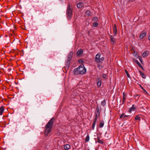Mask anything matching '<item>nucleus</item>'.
Returning <instances> with one entry per match:
<instances>
[{"instance_id": "1", "label": "nucleus", "mask_w": 150, "mask_h": 150, "mask_svg": "<svg viewBox=\"0 0 150 150\" xmlns=\"http://www.w3.org/2000/svg\"><path fill=\"white\" fill-rule=\"evenodd\" d=\"M54 118H52L48 122L45 127V134L46 136H48L51 132L54 123Z\"/></svg>"}, {"instance_id": "2", "label": "nucleus", "mask_w": 150, "mask_h": 150, "mask_svg": "<svg viewBox=\"0 0 150 150\" xmlns=\"http://www.w3.org/2000/svg\"><path fill=\"white\" fill-rule=\"evenodd\" d=\"M75 75L83 74L86 72V69L83 64L80 65L78 67L75 68L73 71Z\"/></svg>"}, {"instance_id": "3", "label": "nucleus", "mask_w": 150, "mask_h": 150, "mask_svg": "<svg viewBox=\"0 0 150 150\" xmlns=\"http://www.w3.org/2000/svg\"><path fill=\"white\" fill-rule=\"evenodd\" d=\"M67 15L68 19H71L72 15V9L69 4H68L67 6Z\"/></svg>"}, {"instance_id": "4", "label": "nucleus", "mask_w": 150, "mask_h": 150, "mask_svg": "<svg viewBox=\"0 0 150 150\" xmlns=\"http://www.w3.org/2000/svg\"><path fill=\"white\" fill-rule=\"evenodd\" d=\"M73 54V52H71L68 55L67 59L65 63L66 67L67 68H68L70 66L71 61L72 58Z\"/></svg>"}, {"instance_id": "5", "label": "nucleus", "mask_w": 150, "mask_h": 150, "mask_svg": "<svg viewBox=\"0 0 150 150\" xmlns=\"http://www.w3.org/2000/svg\"><path fill=\"white\" fill-rule=\"evenodd\" d=\"M100 54L99 53L96 56L95 61L97 63L101 62L104 59V58L103 57L100 58Z\"/></svg>"}, {"instance_id": "6", "label": "nucleus", "mask_w": 150, "mask_h": 150, "mask_svg": "<svg viewBox=\"0 0 150 150\" xmlns=\"http://www.w3.org/2000/svg\"><path fill=\"white\" fill-rule=\"evenodd\" d=\"M113 32L114 34V36H115L117 34V30L116 25L115 24L114 25V27L113 28Z\"/></svg>"}, {"instance_id": "7", "label": "nucleus", "mask_w": 150, "mask_h": 150, "mask_svg": "<svg viewBox=\"0 0 150 150\" xmlns=\"http://www.w3.org/2000/svg\"><path fill=\"white\" fill-rule=\"evenodd\" d=\"M111 43L112 44H113L116 41L115 39L112 35H109Z\"/></svg>"}, {"instance_id": "8", "label": "nucleus", "mask_w": 150, "mask_h": 150, "mask_svg": "<svg viewBox=\"0 0 150 150\" xmlns=\"http://www.w3.org/2000/svg\"><path fill=\"white\" fill-rule=\"evenodd\" d=\"M101 79L100 78H98L97 80V83L98 87H100L101 86Z\"/></svg>"}, {"instance_id": "9", "label": "nucleus", "mask_w": 150, "mask_h": 150, "mask_svg": "<svg viewBox=\"0 0 150 150\" xmlns=\"http://www.w3.org/2000/svg\"><path fill=\"white\" fill-rule=\"evenodd\" d=\"M146 34V31L144 32L143 33H142L139 36V38L140 39H142L144 37H145Z\"/></svg>"}, {"instance_id": "10", "label": "nucleus", "mask_w": 150, "mask_h": 150, "mask_svg": "<svg viewBox=\"0 0 150 150\" xmlns=\"http://www.w3.org/2000/svg\"><path fill=\"white\" fill-rule=\"evenodd\" d=\"M101 107L100 106H97V108H96V111L95 113L100 114V112H101Z\"/></svg>"}, {"instance_id": "11", "label": "nucleus", "mask_w": 150, "mask_h": 150, "mask_svg": "<svg viewBox=\"0 0 150 150\" xmlns=\"http://www.w3.org/2000/svg\"><path fill=\"white\" fill-rule=\"evenodd\" d=\"M83 50L82 49H79L76 52V55L78 56H80L83 53Z\"/></svg>"}, {"instance_id": "12", "label": "nucleus", "mask_w": 150, "mask_h": 150, "mask_svg": "<svg viewBox=\"0 0 150 150\" xmlns=\"http://www.w3.org/2000/svg\"><path fill=\"white\" fill-rule=\"evenodd\" d=\"M149 53V52L148 51L146 50V51H145L143 53L142 55V56L143 57H145L147 56Z\"/></svg>"}, {"instance_id": "13", "label": "nucleus", "mask_w": 150, "mask_h": 150, "mask_svg": "<svg viewBox=\"0 0 150 150\" xmlns=\"http://www.w3.org/2000/svg\"><path fill=\"white\" fill-rule=\"evenodd\" d=\"M136 110V108L134 106V105H133L132 106V107L129 109V112H131L132 111H134Z\"/></svg>"}, {"instance_id": "14", "label": "nucleus", "mask_w": 150, "mask_h": 150, "mask_svg": "<svg viewBox=\"0 0 150 150\" xmlns=\"http://www.w3.org/2000/svg\"><path fill=\"white\" fill-rule=\"evenodd\" d=\"M83 5L84 4L82 2L79 3L77 5V7L79 8H81Z\"/></svg>"}, {"instance_id": "15", "label": "nucleus", "mask_w": 150, "mask_h": 150, "mask_svg": "<svg viewBox=\"0 0 150 150\" xmlns=\"http://www.w3.org/2000/svg\"><path fill=\"white\" fill-rule=\"evenodd\" d=\"M64 148L65 149L68 150L71 148V146L68 144H66L64 145Z\"/></svg>"}, {"instance_id": "16", "label": "nucleus", "mask_w": 150, "mask_h": 150, "mask_svg": "<svg viewBox=\"0 0 150 150\" xmlns=\"http://www.w3.org/2000/svg\"><path fill=\"white\" fill-rule=\"evenodd\" d=\"M4 109L3 106L0 107V115H1L4 112Z\"/></svg>"}, {"instance_id": "17", "label": "nucleus", "mask_w": 150, "mask_h": 150, "mask_svg": "<svg viewBox=\"0 0 150 150\" xmlns=\"http://www.w3.org/2000/svg\"><path fill=\"white\" fill-rule=\"evenodd\" d=\"M86 14L87 16H90L91 15V13L89 11H87L86 12Z\"/></svg>"}, {"instance_id": "18", "label": "nucleus", "mask_w": 150, "mask_h": 150, "mask_svg": "<svg viewBox=\"0 0 150 150\" xmlns=\"http://www.w3.org/2000/svg\"><path fill=\"white\" fill-rule=\"evenodd\" d=\"M100 114L95 113V117L94 120H96V121H97V118L99 116Z\"/></svg>"}, {"instance_id": "19", "label": "nucleus", "mask_w": 150, "mask_h": 150, "mask_svg": "<svg viewBox=\"0 0 150 150\" xmlns=\"http://www.w3.org/2000/svg\"><path fill=\"white\" fill-rule=\"evenodd\" d=\"M96 121L94 120L93 122L92 126V129H93L94 127H95V125L96 124Z\"/></svg>"}, {"instance_id": "20", "label": "nucleus", "mask_w": 150, "mask_h": 150, "mask_svg": "<svg viewBox=\"0 0 150 150\" xmlns=\"http://www.w3.org/2000/svg\"><path fill=\"white\" fill-rule=\"evenodd\" d=\"M139 71L142 77L144 79L146 77V76L142 72L140 71Z\"/></svg>"}, {"instance_id": "21", "label": "nucleus", "mask_w": 150, "mask_h": 150, "mask_svg": "<svg viewBox=\"0 0 150 150\" xmlns=\"http://www.w3.org/2000/svg\"><path fill=\"white\" fill-rule=\"evenodd\" d=\"M38 45L39 44H41V43L42 41V39L38 38Z\"/></svg>"}, {"instance_id": "22", "label": "nucleus", "mask_w": 150, "mask_h": 150, "mask_svg": "<svg viewBox=\"0 0 150 150\" xmlns=\"http://www.w3.org/2000/svg\"><path fill=\"white\" fill-rule=\"evenodd\" d=\"M89 136L88 134H87L85 139V141L86 142H87L89 141Z\"/></svg>"}, {"instance_id": "23", "label": "nucleus", "mask_w": 150, "mask_h": 150, "mask_svg": "<svg viewBox=\"0 0 150 150\" xmlns=\"http://www.w3.org/2000/svg\"><path fill=\"white\" fill-rule=\"evenodd\" d=\"M101 105L102 106H105L106 105V102L105 100H103L101 103Z\"/></svg>"}, {"instance_id": "24", "label": "nucleus", "mask_w": 150, "mask_h": 150, "mask_svg": "<svg viewBox=\"0 0 150 150\" xmlns=\"http://www.w3.org/2000/svg\"><path fill=\"white\" fill-rule=\"evenodd\" d=\"M98 143L102 144H103V141L101 140H100L99 138H98Z\"/></svg>"}, {"instance_id": "25", "label": "nucleus", "mask_w": 150, "mask_h": 150, "mask_svg": "<svg viewBox=\"0 0 150 150\" xmlns=\"http://www.w3.org/2000/svg\"><path fill=\"white\" fill-rule=\"evenodd\" d=\"M104 122L103 121L101 122H100V125H99V127L100 128L102 127L104 125Z\"/></svg>"}, {"instance_id": "26", "label": "nucleus", "mask_w": 150, "mask_h": 150, "mask_svg": "<svg viewBox=\"0 0 150 150\" xmlns=\"http://www.w3.org/2000/svg\"><path fill=\"white\" fill-rule=\"evenodd\" d=\"M135 120H140V117L138 115H137L135 117Z\"/></svg>"}, {"instance_id": "27", "label": "nucleus", "mask_w": 150, "mask_h": 150, "mask_svg": "<svg viewBox=\"0 0 150 150\" xmlns=\"http://www.w3.org/2000/svg\"><path fill=\"white\" fill-rule=\"evenodd\" d=\"M123 100H126V94L124 92H123Z\"/></svg>"}, {"instance_id": "28", "label": "nucleus", "mask_w": 150, "mask_h": 150, "mask_svg": "<svg viewBox=\"0 0 150 150\" xmlns=\"http://www.w3.org/2000/svg\"><path fill=\"white\" fill-rule=\"evenodd\" d=\"M138 58L139 59L141 63L142 64L143 60L141 57L140 56H138Z\"/></svg>"}, {"instance_id": "29", "label": "nucleus", "mask_w": 150, "mask_h": 150, "mask_svg": "<svg viewBox=\"0 0 150 150\" xmlns=\"http://www.w3.org/2000/svg\"><path fill=\"white\" fill-rule=\"evenodd\" d=\"M98 25V23L97 22H95L93 23V26L94 27H97Z\"/></svg>"}, {"instance_id": "30", "label": "nucleus", "mask_w": 150, "mask_h": 150, "mask_svg": "<svg viewBox=\"0 0 150 150\" xmlns=\"http://www.w3.org/2000/svg\"><path fill=\"white\" fill-rule=\"evenodd\" d=\"M125 71L126 73V74L127 75V76L128 77H129V78H130V76L129 75V73H128L126 69L125 70Z\"/></svg>"}, {"instance_id": "31", "label": "nucleus", "mask_w": 150, "mask_h": 150, "mask_svg": "<svg viewBox=\"0 0 150 150\" xmlns=\"http://www.w3.org/2000/svg\"><path fill=\"white\" fill-rule=\"evenodd\" d=\"M97 67L99 68V69H101L103 68V67L99 64H97Z\"/></svg>"}, {"instance_id": "32", "label": "nucleus", "mask_w": 150, "mask_h": 150, "mask_svg": "<svg viewBox=\"0 0 150 150\" xmlns=\"http://www.w3.org/2000/svg\"><path fill=\"white\" fill-rule=\"evenodd\" d=\"M139 86L143 90L144 92H146V93H147V91H146V90L141 86V85H139Z\"/></svg>"}, {"instance_id": "33", "label": "nucleus", "mask_w": 150, "mask_h": 150, "mask_svg": "<svg viewBox=\"0 0 150 150\" xmlns=\"http://www.w3.org/2000/svg\"><path fill=\"white\" fill-rule=\"evenodd\" d=\"M78 62L79 63L82 64L83 62V60H81V59H79L78 61Z\"/></svg>"}, {"instance_id": "34", "label": "nucleus", "mask_w": 150, "mask_h": 150, "mask_svg": "<svg viewBox=\"0 0 150 150\" xmlns=\"http://www.w3.org/2000/svg\"><path fill=\"white\" fill-rule=\"evenodd\" d=\"M134 61L138 65H139V64H140V63L138 62V61L137 60V59H135L134 60Z\"/></svg>"}, {"instance_id": "35", "label": "nucleus", "mask_w": 150, "mask_h": 150, "mask_svg": "<svg viewBox=\"0 0 150 150\" xmlns=\"http://www.w3.org/2000/svg\"><path fill=\"white\" fill-rule=\"evenodd\" d=\"M102 76H103V77L104 79H106V75L105 74H103Z\"/></svg>"}, {"instance_id": "36", "label": "nucleus", "mask_w": 150, "mask_h": 150, "mask_svg": "<svg viewBox=\"0 0 150 150\" xmlns=\"http://www.w3.org/2000/svg\"><path fill=\"white\" fill-rule=\"evenodd\" d=\"M123 117H124V114L123 113H122L120 117V118L121 119Z\"/></svg>"}, {"instance_id": "37", "label": "nucleus", "mask_w": 150, "mask_h": 150, "mask_svg": "<svg viewBox=\"0 0 150 150\" xmlns=\"http://www.w3.org/2000/svg\"><path fill=\"white\" fill-rule=\"evenodd\" d=\"M98 19L96 17H94L93 18V20L95 21H96Z\"/></svg>"}, {"instance_id": "38", "label": "nucleus", "mask_w": 150, "mask_h": 150, "mask_svg": "<svg viewBox=\"0 0 150 150\" xmlns=\"http://www.w3.org/2000/svg\"><path fill=\"white\" fill-rule=\"evenodd\" d=\"M138 65L139 66V67L140 68H142V69H143V67H142V65H141L140 64H139Z\"/></svg>"}, {"instance_id": "39", "label": "nucleus", "mask_w": 150, "mask_h": 150, "mask_svg": "<svg viewBox=\"0 0 150 150\" xmlns=\"http://www.w3.org/2000/svg\"><path fill=\"white\" fill-rule=\"evenodd\" d=\"M129 116V115H124V117H123V118H125L126 117H128Z\"/></svg>"}, {"instance_id": "40", "label": "nucleus", "mask_w": 150, "mask_h": 150, "mask_svg": "<svg viewBox=\"0 0 150 150\" xmlns=\"http://www.w3.org/2000/svg\"><path fill=\"white\" fill-rule=\"evenodd\" d=\"M139 96L138 94H136L135 95H134V96L135 97H137V96Z\"/></svg>"}, {"instance_id": "41", "label": "nucleus", "mask_w": 150, "mask_h": 150, "mask_svg": "<svg viewBox=\"0 0 150 150\" xmlns=\"http://www.w3.org/2000/svg\"><path fill=\"white\" fill-rule=\"evenodd\" d=\"M125 100H122V103H124L125 102Z\"/></svg>"}, {"instance_id": "42", "label": "nucleus", "mask_w": 150, "mask_h": 150, "mask_svg": "<svg viewBox=\"0 0 150 150\" xmlns=\"http://www.w3.org/2000/svg\"><path fill=\"white\" fill-rule=\"evenodd\" d=\"M150 40V34L149 35V37L148 38Z\"/></svg>"}]
</instances>
